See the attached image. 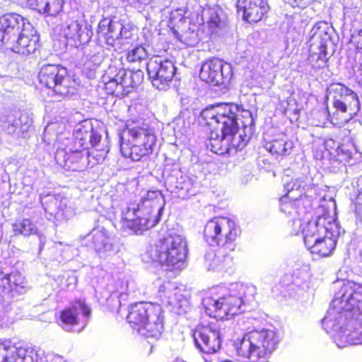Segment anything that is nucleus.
<instances>
[{
	"instance_id": "obj_56",
	"label": "nucleus",
	"mask_w": 362,
	"mask_h": 362,
	"mask_svg": "<svg viewBox=\"0 0 362 362\" xmlns=\"http://www.w3.org/2000/svg\"><path fill=\"white\" fill-rule=\"evenodd\" d=\"M319 115L322 117V123L324 124L326 120L329 119V118L331 117L329 112L327 111V109H321L317 112Z\"/></svg>"
},
{
	"instance_id": "obj_18",
	"label": "nucleus",
	"mask_w": 362,
	"mask_h": 362,
	"mask_svg": "<svg viewBox=\"0 0 362 362\" xmlns=\"http://www.w3.org/2000/svg\"><path fill=\"white\" fill-rule=\"evenodd\" d=\"M196 347L203 354H214L221 348V334L217 322L198 325L193 331Z\"/></svg>"
},
{
	"instance_id": "obj_25",
	"label": "nucleus",
	"mask_w": 362,
	"mask_h": 362,
	"mask_svg": "<svg viewBox=\"0 0 362 362\" xmlns=\"http://www.w3.org/2000/svg\"><path fill=\"white\" fill-rule=\"evenodd\" d=\"M165 184L167 189L181 199H187L197 193L194 179L182 175L180 170H174L166 175Z\"/></svg>"
},
{
	"instance_id": "obj_27",
	"label": "nucleus",
	"mask_w": 362,
	"mask_h": 362,
	"mask_svg": "<svg viewBox=\"0 0 362 362\" xmlns=\"http://www.w3.org/2000/svg\"><path fill=\"white\" fill-rule=\"evenodd\" d=\"M289 171V170H286L285 173ZM283 182L284 189L286 192L284 196H287L288 198H293V199H296V198L306 199L303 197V196L305 195L308 190L315 185L311 182V178L305 175H300L291 179L288 174H285L283 177Z\"/></svg>"
},
{
	"instance_id": "obj_61",
	"label": "nucleus",
	"mask_w": 362,
	"mask_h": 362,
	"mask_svg": "<svg viewBox=\"0 0 362 362\" xmlns=\"http://www.w3.org/2000/svg\"><path fill=\"white\" fill-rule=\"evenodd\" d=\"M64 250H66V252H71V255H72L71 256H73V255H74V251L75 250V249H74V248H73L71 246H70V245H66V248H65Z\"/></svg>"
},
{
	"instance_id": "obj_3",
	"label": "nucleus",
	"mask_w": 362,
	"mask_h": 362,
	"mask_svg": "<svg viewBox=\"0 0 362 362\" xmlns=\"http://www.w3.org/2000/svg\"><path fill=\"white\" fill-rule=\"evenodd\" d=\"M257 293L253 285L233 284L230 288L216 286L202 298V305L209 316L218 320H228L244 311L243 307L252 302Z\"/></svg>"
},
{
	"instance_id": "obj_1",
	"label": "nucleus",
	"mask_w": 362,
	"mask_h": 362,
	"mask_svg": "<svg viewBox=\"0 0 362 362\" xmlns=\"http://www.w3.org/2000/svg\"><path fill=\"white\" fill-rule=\"evenodd\" d=\"M322 324L338 347L362 344V284L344 282Z\"/></svg>"
},
{
	"instance_id": "obj_55",
	"label": "nucleus",
	"mask_w": 362,
	"mask_h": 362,
	"mask_svg": "<svg viewBox=\"0 0 362 362\" xmlns=\"http://www.w3.org/2000/svg\"><path fill=\"white\" fill-rule=\"evenodd\" d=\"M132 33L131 30L128 28H127L122 23V30H121V35H120V40L121 39H125L128 40L132 38Z\"/></svg>"
},
{
	"instance_id": "obj_54",
	"label": "nucleus",
	"mask_w": 362,
	"mask_h": 362,
	"mask_svg": "<svg viewBox=\"0 0 362 362\" xmlns=\"http://www.w3.org/2000/svg\"><path fill=\"white\" fill-rule=\"evenodd\" d=\"M351 40L355 44L356 49L362 53V30H359L356 34L351 35Z\"/></svg>"
},
{
	"instance_id": "obj_9",
	"label": "nucleus",
	"mask_w": 362,
	"mask_h": 362,
	"mask_svg": "<svg viewBox=\"0 0 362 362\" xmlns=\"http://www.w3.org/2000/svg\"><path fill=\"white\" fill-rule=\"evenodd\" d=\"M278 339L271 329L251 331L235 343L239 356L248 358L250 362H263L262 358L272 353L276 347Z\"/></svg>"
},
{
	"instance_id": "obj_63",
	"label": "nucleus",
	"mask_w": 362,
	"mask_h": 362,
	"mask_svg": "<svg viewBox=\"0 0 362 362\" xmlns=\"http://www.w3.org/2000/svg\"><path fill=\"white\" fill-rule=\"evenodd\" d=\"M204 360L205 362H211V360H209L208 358H206L205 357L204 358Z\"/></svg>"
},
{
	"instance_id": "obj_6",
	"label": "nucleus",
	"mask_w": 362,
	"mask_h": 362,
	"mask_svg": "<svg viewBox=\"0 0 362 362\" xmlns=\"http://www.w3.org/2000/svg\"><path fill=\"white\" fill-rule=\"evenodd\" d=\"M157 138L153 128L146 124L127 127L119 134L122 155L133 161L152 154Z\"/></svg>"
},
{
	"instance_id": "obj_28",
	"label": "nucleus",
	"mask_w": 362,
	"mask_h": 362,
	"mask_svg": "<svg viewBox=\"0 0 362 362\" xmlns=\"http://www.w3.org/2000/svg\"><path fill=\"white\" fill-rule=\"evenodd\" d=\"M40 202L47 219L61 220L66 218V209L68 200L66 197L59 194H41Z\"/></svg>"
},
{
	"instance_id": "obj_15",
	"label": "nucleus",
	"mask_w": 362,
	"mask_h": 362,
	"mask_svg": "<svg viewBox=\"0 0 362 362\" xmlns=\"http://www.w3.org/2000/svg\"><path fill=\"white\" fill-rule=\"evenodd\" d=\"M317 213L316 218L308 221L302 229L303 241L307 249L329 236L331 230H333L330 229L331 225L338 223L334 217V214L331 215L324 207L319 208Z\"/></svg>"
},
{
	"instance_id": "obj_13",
	"label": "nucleus",
	"mask_w": 362,
	"mask_h": 362,
	"mask_svg": "<svg viewBox=\"0 0 362 362\" xmlns=\"http://www.w3.org/2000/svg\"><path fill=\"white\" fill-rule=\"evenodd\" d=\"M329 95L332 98L333 112L332 120L341 116V123L347 122L360 110L358 97L352 90L341 83L332 84L328 89Z\"/></svg>"
},
{
	"instance_id": "obj_11",
	"label": "nucleus",
	"mask_w": 362,
	"mask_h": 362,
	"mask_svg": "<svg viewBox=\"0 0 362 362\" xmlns=\"http://www.w3.org/2000/svg\"><path fill=\"white\" fill-rule=\"evenodd\" d=\"M240 230L235 222L227 217H214L206 222L204 228V239L211 246L226 247L233 252L235 241Z\"/></svg>"
},
{
	"instance_id": "obj_35",
	"label": "nucleus",
	"mask_w": 362,
	"mask_h": 362,
	"mask_svg": "<svg viewBox=\"0 0 362 362\" xmlns=\"http://www.w3.org/2000/svg\"><path fill=\"white\" fill-rule=\"evenodd\" d=\"M27 4L40 13L55 16L62 8L63 0H27Z\"/></svg>"
},
{
	"instance_id": "obj_52",
	"label": "nucleus",
	"mask_w": 362,
	"mask_h": 362,
	"mask_svg": "<svg viewBox=\"0 0 362 362\" xmlns=\"http://www.w3.org/2000/svg\"><path fill=\"white\" fill-rule=\"evenodd\" d=\"M130 77H132V81L133 82V85L134 88L137 87L144 79V72L141 70H137L135 71H129Z\"/></svg>"
},
{
	"instance_id": "obj_29",
	"label": "nucleus",
	"mask_w": 362,
	"mask_h": 362,
	"mask_svg": "<svg viewBox=\"0 0 362 362\" xmlns=\"http://www.w3.org/2000/svg\"><path fill=\"white\" fill-rule=\"evenodd\" d=\"M122 23L114 18H104L100 21L98 26V35L103 38L107 45L115 46L120 40Z\"/></svg>"
},
{
	"instance_id": "obj_39",
	"label": "nucleus",
	"mask_w": 362,
	"mask_h": 362,
	"mask_svg": "<svg viewBox=\"0 0 362 362\" xmlns=\"http://www.w3.org/2000/svg\"><path fill=\"white\" fill-rule=\"evenodd\" d=\"M18 358L21 362H43L42 353L32 347H18Z\"/></svg>"
},
{
	"instance_id": "obj_2",
	"label": "nucleus",
	"mask_w": 362,
	"mask_h": 362,
	"mask_svg": "<svg viewBox=\"0 0 362 362\" xmlns=\"http://www.w3.org/2000/svg\"><path fill=\"white\" fill-rule=\"evenodd\" d=\"M65 126L62 123H49L45 128L42 139L49 145H51L52 141H65L73 144L74 146L69 147L67 152L70 153V151H75L76 154L74 155L80 159L79 164L75 163L72 165V168L80 169L86 166L88 157L94 154L93 151L90 154L88 151L90 147L95 148V150L100 152L99 154L96 155L98 163L104 159L108 151L98 149L102 136L100 133L93 128L90 121L84 120L76 125L71 138L69 137V132H63Z\"/></svg>"
},
{
	"instance_id": "obj_5",
	"label": "nucleus",
	"mask_w": 362,
	"mask_h": 362,
	"mask_svg": "<svg viewBox=\"0 0 362 362\" xmlns=\"http://www.w3.org/2000/svg\"><path fill=\"white\" fill-rule=\"evenodd\" d=\"M187 255L185 237L178 232L169 230L167 235L150 246L142 255L145 262H156L166 270L183 268Z\"/></svg>"
},
{
	"instance_id": "obj_58",
	"label": "nucleus",
	"mask_w": 362,
	"mask_h": 362,
	"mask_svg": "<svg viewBox=\"0 0 362 362\" xmlns=\"http://www.w3.org/2000/svg\"><path fill=\"white\" fill-rule=\"evenodd\" d=\"M66 281L69 282L66 288H69L70 285H75L76 284V278L74 276H69L66 279Z\"/></svg>"
},
{
	"instance_id": "obj_50",
	"label": "nucleus",
	"mask_w": 362,
	"mask_h": 362,
	"mask_svg": "<svg viewBox=\"0 0 362 362\" xmlns=\"http://www.w3.org/2000/svg\"><path fill=\"white\" fill-rule=\"evenodd\" d=\"M179 40L188 46H194L198 42L197 35L194 32H187L181 35Z\"/></svg>"
},
{
	"instance_id": "obj_19",
	"label": "nucleus",
	"mask_w": 362,
	"mask_h": 362,
	"mask_svg": "<svg viewBox=\"0 0 362 362\" xmlns=\"http://www.w3.org/2000/svg\"><path fill=\"white\" fill-rule=\"evenodd\" d=\"M146 69L153 86L159 90L165 89L169 86L176 71L172 60L158 56L150 59Z\"/></svg>"
},
{
	"instance_id": "obj_10",
	"label": "nucleus",
	"mask_w": 362,
	"mask_h": 362,
	"mask_svg": "<svg viewBox=\"0 0 362 362\" xmlns=\"http://www.w3.org/2000/svg\"><path fill=\"white\" fill-rule=\"evenodd\" d=\"M239 123L236 117L229 122H224L218 131H211L207 147L216 154L229 153L233 150L237 151L243 149L249 141L250 136L247 131L241 133L238 128Z\"/></svg>"
},
{
	"instance_id": "obj_51",
	"label": "nucleus",
	"mask_w": 362,
	"mask_h": 362,
	"mask_svg": "<svg viewBox=\"0 0 362 362\" xmlns=\"http://www.w3.org/2000/svg\"><path fill=\"white\" fill-rule=\"evenodd\" d=\"M13 291V286L10 284L8 274L0 273V295Z\"/></svg>"
},
{
	"instance_id": "obj_34",
	"label": "nucleus",
	"mask_w": 362,
	"mask_h": 362,
	"mask_svg": "<svg viewBox=\"0 0 362 362\" xmlns=\"http://www.w3.org/2000/svg\"><path fill=\"white\" fill-rule=\"evenodd\" d=\"M307 199L288 198L287 196H283L280 200V210L288 218L293 216H301L307 214V210L303 206Z\"/></svg>"
},
{
	"instance_id": "obj_62",
	"label": "nucleus",
	"mask_w": 362,
	"mask_h": 362,
	"mask_svg": "<svg viewBox=\"0 0 362 362\" xmlns=\"http://www.w3.org/2000/svg\"><path fill=\"white\" fill-rule=\"evenodd\" d=\"M292 111L296 115H298L299 114V112H300L299 109H297V108L293 109Z\"/></svg>"
},
{
	"instance_id": "obj_4",
	"label": "nucleus",
	"mask_w": 362,
	"mask_h": 362,
	"mask_svg": "<svg viewBox=\"0 0 362 362\" xmlns=\"http://www.w3.org/2000/svg\"><path fill=\"white\" fill-rule=\"evenodd\" d=\"M165 202L159 190L147 192L137 203H129L122 210V228L141 234L160 220Z\"/></svg>"
},
{
	"instance_id": "obj_14",
	"label": "nucleus",
	"mask_w": 362,
	"mask_h": 362,
	"mask_svg": "<svg viewBox=\"0 0 362 362\" xmlns=\"http://www.w3.org/2000/svg\"><path fill=\"white\" fill-rule=\"evenodd\" d=\"M332 43L331 28L325 22L316 23L310 30L309 62L314 69L324 67L328 61L327 49Z\"/></svg>"
},
{
	"instance_id": "obj_53",
	"label": "nucleus",
	"mask_w": 362,
	"mask_h": 362,
	"mask_svg": "<svg viewBox=\"0 0 362 362\" xmlns=\"http://www.w3.org/2000/svg\"><path fill=\"white\" fill-rule=\"evenodd\" d=\"M324 144L325 148L329 152V154L334 157V154L337 153L335 150L337 146L340 144L332 139H326Z\"/></svg>"
},
{
	"instance_id": "obj_57",
	"label": "nucleus",
	"mask_w": 362,
	"mask_h": 362,
	"mask_svg": "<svg viewBox=\"0 0 362 362\" xmlns=\"http://www.w3.org/2000/svg\"><path fill=\"white\" fill-rule=\"evenodd\" d=\"M39 242H40V250H42L45 244V237L42 235L37 233Z\"/></svg>"
},
{
	"instance_id": "obj_33",
	"label": "nucleus",
	"mask_w": 362,
	"mask_h": 362,
	"mask_svg": "<svg viewBox=\"0 0 362 362\" xmlns=\"http://www.w3.org/2000/svg\"><path fill=\"white\" fill-rule=\"evenodd\" d=\"M230 252L226 247H220L217 252L209 250L204 255V262L208 270L221 271L229 268L233 264Z\"/></svg>"
},
{
	"instance_id": "obj_46",
	"label": "nucleus",
	"mask_w": 362,
	"mask_h": 362,
	"mask_svg": "<svg viewBox=\"0 0 362 362\" xmlns=\"http://www.w3.org/2000/svg\"><path fill=\"white\" fill-rule=\"evenodd\" d=\"M185 13L182 9H176L170 13L169 23L173 28H179L185 23Z\"/></svg>"
},
{
	"instance_id": "obj_30",
	"label": "nucleus",
	"mask_w": 362,
	"mask_h": 362,
	"mask_svg": "<svg viewBox=\"0 0 362 362\" xmlns=\"http://www.w3.org/2000/svg\"><path fill=\"white\" fill-rule=\"evenodd\" d=\"M51 144H52L54 146H57V150L55 153V160L57 163H59L60 165H63L67 170L72 171H83L90 164V157H88L87 163L84 168L80 169H74V168L71 167L72 165H74L75 163L79 164L78 161L80 158H77L76 156L74 155L76 154V152H75V151H70V153H68L67 152L69 147L74 146L73 144L66 143L65 141H52Z\"/></svg>"
},
{
	"instance_id": "obj_37",
	"label": "nucleus",
	"mask_w": 362,
	"mask_h": 362,
	"mask_svg": "<svg viewBox=\"0 0 362 362\" xmlns=\"http://www.w3.org/2000/svg\"><path fill=\"white\" fill-rule=\"evenodd\" d=\"M335 151L337 153L334 154V158L342 167L352 158L354 153H356V148L354 144L347 143L337 146Z\"/></svg>"
},
{
	"instance_id": "obj_23",
	"label": "nucleus",
	"mask_w": 362,
	"mask_h": 362,
	"mask_svg": "<svg viewBox=\"0 0 362 362\" xmlns=\"http://www.w3.org/2000/svg\"><path fill=\"white\" fill-rule=\"evenodd\" d=\"M62 33L68 42L76 47L89 43L93 36L91 25L82 18L66 22Z\"/></svg>"
},
{
	"instance_id": "obj_36",
	"label": "nucleus",
	"mask_w": 362,
	"mask_h": 362,
	"mask_svg": "<svg viewBox=\"0 0 362 362\" xmlns=\"http://www.w3.org/2000/svg\"><path fill=\"white\" fill-rule=\"evenodd\" d=\"M83 54L88 61L86 66L88 69H90V64H93L95 67H98L104 59V50L100 45L95 42L84 45Z\"/></svg>"
},
{
	"instance_id": "obj_17",
	"label": "nucleus",
	"mask_w": 362,
	"mask_h": 362,
	"mask_svg": "<svg viewBox=\"0 0 362 362\" xmlns=\"http://www.w3.org/2000/svg\"><path fill=\"white\" fill-rule=\"evenodd\" d=\"M156 284L159 286L158 297L161 303L171 312L182 315L189 310V301L185 294V290L175 286L170 281L162 283L160 279H158Z\"/></svg>"
},
{
	"instance_id": "obj_24",
	"label": "nucleus",
	"mask_w": 362,
	"mask_h": 362,
	"mask_svg": "<svg viewBox=\"0 0 362 362\" xmlns=\"http://www.w3.org/2000/svg\"><path fill=\"white\" fill-rule=\"evenodd\" d=\"M238 110V105L233 103H216L206 107L200 115L207 124H217L221 127L224 122L236 117Z\"/></svg>"
},
{
	"instance_id": "obj_47",
	"label": "nucleus",
	"mask_w": 362,
	"mask_h": 362,
	"mask_svg": "<svg viewBox=\"0 0 362 362\" xmlns=\"http://www.w3.org/2000/svg\"><path fill=\"white\" fill-rule=\"evenodd\" d=\"M10 284L13 286V290L18 291V288H23L25 287V278L18 272L8 274Z\"/></svg>"
},
{
	"instance_id": "obj_41",
	"label": "nucleus",
	"mask_w": 362,
	"mask_h": 362,
	"mask_svg": "<svg viewBox=\"0 0 362 362\" xmlns=\"http://www.w3.org/2000/svg\"><path fill=\"white\" fill-rule=\"evenodd\" d=\"M240 120L242 124L243 130L247 131L249 134L255 132V119L250 111L247 110H239L237 113L236 121Z\"/></svg>"
},
{
	"instance_id": "obj_8",
	"label": "nucleus",
	"mask_w": 362,
	"mask_h": 362,
	"mask_svg": "<svg viewBox=\"0 0 362 362\" xmlns=\"http://www.w3.org/2000/svg\"><path fill=\"white\" fill-rule=\"evenodd\" d=\"M127 319L132 329L146 339H158L163 332L162 309L158 305L135 303L130 307Z\"/></svg>"
},
{
	"instance_id": "obj_59",
	"label": "nucleus",
	"mask_w": 362,
	"mask_h": 362,
	"mask_svg": "<svg viewBox=\"0 0 362 362\" xmlns=\"http://www.w3.org/2000/svg\"><path fill=\"white\" fill-rule=\"evenodd\" d=\"M357 77L360 79L361 82L362 83V64L358 68V69L356 71Z\"/></svg>"
},
{
	"instance_id": "obj_49",
	"label": "nucleus",
	"mask_w": 362,
	"mask_h": 362,
	"mask_svg": "<svg viewBox=\"0 0 362 362\" xmlns=\"http://www.w3.org/2000/svg\"><path fill=\"white\" fill-rule=\"evenodd\" d=\"M6 21H4V15L0 16V42L4 44L7 49H9V41L11 38L8 36L6 32Z\"/></svg>"
},
{
	"instance_id": "obj_26",
	"label": "nucleus",
	"mask_w": 362,
	"mask_h": 362,
	"mask_svg": "<svg viewBox=\"0 0 362 362\" xmlns=\"http://www.w3.org/2000/svg\"><path fill=\"white\" fill-rule=\"evenodd\" d=\"M238 12L242 13L243 18L249 23L260 21L269 9L265 0H238Z\"/></svg>"
},
{
	"instance_id": "obj_60",
	"label": "nucleus",
	"mask_w": 362,
	"mask_h": 362,
	"mask_svg": "<svg viewBox=\"0 0 362 362\" xmlns=\"http://www.w3.org/2000/svg\"><path fill=\"white\" fill-rule=\"evenodd\" d=\"M87 76L89 78H93L95 77V71H93L91 69H90L89 72L87 73Z\"/></svg>"
},
{
	"instance_id": "obj_64",
	"label": "nucleus",
	"mask_w": 362,
	"mask_h": 362,
	"mask_svg": "<svg viewBox=\"0 0 362 362\" xmlns=\"http://www.w3.org/2000/svg\"><path fill=\"white\" fill-rule=\"evenodd\" d=\"M222 362H233V361H230V360H226V361H222Z\"/></svg>"
},
{
	"instance_id": "obj_44",
	"label": "nucleus",
	"mask_w": 362,
	"mask_h": 362,
	"mask_svg": "<svg viewBox=\"0 0 362 362\" xmlns=\"http://www.w3.org/2000/svg\"><path fill=\"white\" fill-rule=\"evenodd\" d=\"M147 57L146 49L141 46H136L129 51L127 55V59L129 62H140Z\"/></svg>"
},
{
	"instance_id": "obj_31",
	"label": "nucleus",
	"mask_w": 362,
	"mask_h": 362,
	"mask_svg": "<svg viewBox=\"0 0 362 362\" xmlns=\"http://www.w3.org/2000/svg\"><path fill=\"white\" fill-rule=\"evenodd\" d=\"M330 235L319 242L316 243L310 247H308V250L313 255H317L319 257H327L330 255L336 247L337 238L340 235L343 230L341 229L339 223H332L331 225Z\"/></svg>"
},
{
	"instance_id": "obj_21",
	"label": "nucleus",
	"mask_w": 362,
	"mask_h": 362,
	"mask_svg": "<svg viewBox=\"0 0 362 362\" xmlns=\"http://www.w3.org/2000/svg\"><path fill=\"white\" fill-rule=\"evenodd\" d=\"M232 76L231 65L217 58L205 62L199 72V77L203 81L215 86L229 82Z\"/></svg>"
},
{
	"instance_id": "obj_20",
	"label": "nucleus",
	"mask_w": 362,
	"mask_h": 362,
	"mask_svg": "<svg viewBox=\"0 0 362 362\" xmlns=\"http://www.w3.org/2000/svg\"><path fill=\"white\" fill-rule=\"evenodd\" d=\"M0 124L8 134L24 136L32 127L33 119L28 112L3 108L0 110Z\"/></svg>"
},
{
	"instance_id": "obj_48",
	"label": "nucleus",
	"mask_w": 362,
	"mask_h": 362,
	"mask_svg": "<svg viewBox=\"0 0 362 362\" xmlns=\"http://www.w3.org/2000/svg\"><path fill=\"white\" fill-rule=\"evenodd\" d=\"M105 88L111 94L122 95L120 83H119V80H117V74L113 78L105 83Z\"/></svg>"
},
{
	"instance_id": "obj_40",
	"label": "nucleus",
	"mask_w": 362,
	"mask_h": 362,
	"mask_svg": "<svg viewBox=\"0 0 362 362\" xmlns=\"http://www.w3.org/2000/svg\"><path fill=\"white\" fill-rule=\"evenodd\" d=\"M204 16L206 20V25L211 33L217 31L223 25V21L216 8H209L204 11Z\"/></svg>"
},
{
	"instance_id": "obj_7",
	"label": "nucleus",
	"mask_w": 362,
	"mask_h": 362,
	"mask_svg": "<svg viewBox=\"0 0 362 362\" xmlns=\"http://www.w3.org/2000/svg\"><path fill=\"white\" fill-rule=\"evenodd\" d=\"M4 18L11 38L9 49L23 56L34 54L40 47V36L33 25L17 13H6Z\"/></svg>"
},
{
	"instance_id": "obj_12",
	"label": "nucleus",
	"mask_w": 362,
	"mask_h": 362,
	"mask_svg": "<svg viewBox=\"0 0 362 362\" xmlns=\"http://www.w3.org/2000/svg\"><path fill=\"white\" fill-rule=\"evenodd\" d=\"M38 78L40 84L57 96L71 98L77 95L76 82L68 75L67 70L59 65L42 66Z\"/></svg>"
},
{
	"instance_id": "obj_42",
	"label": "nucleus",
	"mask_w": 362,
	"mask_h": 362,
	"mask_svg": "<svg viewBox=\"0 0 362 362\" xmlns=\"http://www.w3.org/2000/svg\"><path fill=\"white\" fill-rule=\"evenodd\" d=\"M13 230L16 233H19L25 236L35 234L37 230L35 224L28 218L17 221L13 224Z\"/></svg>"
},
{
	"instance_id": "obj_16",
	"label": "nucleus",
	"mask_w": 362,
	"mask_h": 362,
	"mask_svg": "<svg viewBox=\"0 0 362 362\" xmlns=\"http://www.w3.org/2000/svg\"><path fill=\"white\" fill-rule=\"evenodd\" d=\"M90 315L89 307L78 299L61 311L59 325L66 332L79 333L87 325Z\"/></svg>"
},
{
	"instance_id": "obj_38",
	"label": "nucleus",
	"mask_w": 362,
	"mask_h": 362,
	"mask_svg": "<svg viewBox=\"0 0 362 362\" xmlns=\"http://www.w3.org/2000/svg\"><path fill=\"white\" fill-rule=\"evenodd\" d=\"M18 347L11 345V341L0 343V362H17Z\"/></svg>"
},
{
	"instance_id": "obj_43",
	"label": "nucleus",
	"mask_w": 362,
	"mask_h": 362,
	"mask_svg": "<svg viewBox=\"0 0 362 362\" xmlns=\"http://www.w3.org/2000/svg\"><path fill=\"white\" fill-rule=\"evenodd\" d=\"M117 80L120 83L122 95H126L131 92V89L134 88L129 71L125 69H120L117 72Z\"/></svg>"
},
{
	"instance_id": "obj_22",
	"label": "nucleus",
	"mask_w": 362,
	"mask_h": 362,
	"mask_svg": "<svg viewBox=\"0 0 362 362\" xmlns=\"http://www.w3.org/2000/svg\"><path fill=\"white\" fill-rule=\"evenodd\" d=\"M87 237L100 258L105 259L117 252L115 237L103 226L94 228Z\"/></svg>"
},
{
	"instance_id": "obj_45",
	"label": "nucleus",
	"mask_w": 362,
	"mask_h": 362,
	"mask_svg": "<svg viewBox=\"0 0 362 362\" xmlns=\"http://www.w3.org/2000/svg\"><path fill=\"white\" fill-rule=\"evenodd\" d=\"M309 213L307 212V214H304V216H293L291 218V220L288 221V225L291 228V235H298L300 233H302V229L305 226V223H303V219L308 218Z\"/></svg>"
},
{
	"instance_id": "obj_32",
	"label": "nucleus",
	"mask_w": 362,
	"mask_h": 362,
	"mask_svg": "<svg viewBox=\"0 0 362 362\" xmlns=\"http://www.w3.org/2000/svg\"><path fill=\"white\" fill-rule=\"evenodd\" d=\"M264 148L276 158L289 156L294 148V143L286 135H278L272 139L264 138Z\"/></svg>"
}]
</instances>
